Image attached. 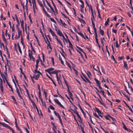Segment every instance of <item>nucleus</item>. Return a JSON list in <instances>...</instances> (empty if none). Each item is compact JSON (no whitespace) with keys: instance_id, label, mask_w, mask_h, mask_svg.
Listing matches in <instances>:
<instances>
[{"instance_id":"nucleus-1","label":"nucleus","mask_w":133,"mask_h":133,"mask_svg":"<svg viewBox=\"0 0 133 133\" xmlns=\"http://www.w3.org/2000/svg\"><path fill=\"white\" fill-rule=\"evenodd\" d=\"M32 3L33 4V11H35V9H37L35 0H32Z\"/></svg>"},{"instance_id":"nucleus-2","label":"nucleus","mask_w":133,"mask_h":133,"mask_svg":"<svg viewBox=\"0 0 133 133\" xmlns=\"http://www.w3.org/2000/svg\"><path fill=\"white\" fill-rule=\"evenodd\" d=\"M57 103V104L58 105L60 106L61 107H62L64 109H65V108L64 106H63L60 103V102L59 101L58 99H54V100Z\"/></svg>"},{"instance_id":"nucleus-3","label":"nucleus","mask_w":133,"mask_h":133,"mask_svg":"<svg viewBox=\"0 0 133 133\" xmlns=\"http://www.w3.org/2000/svg\"><path fill=\"white\" fill-rule=\"evenodd\" d=\"M54 70V68H50L48 69H45V71L46 72H48V73L50 74L51 75V72H50Z\"/></svg>"},{"instance_id":"nucleus-4","label":"nucleus","mask_w":133,"mask_h":133,"mask_svg":"<svg viewBox=\"0 0 133 133\" xmlns=\"http://www.w3.org/2000/svg\"><path fill=\"white\" fill-rule=\"evenodd\" d=\"M32 54L33 53L32 52H31L30 53H29V57L30 59L31 60V58H32L33 61H35V59L32 56Z\"/></svg>"},{"instance_id":"nucleus-5","label":"nucleus","mask_w":133,"mask_h":133,"mask_svg":"<svg viewBox=\"0 0 133 133\" xmlns=\"http://www.w3.org/2000/svg\"><path fill=\"white\" fill-rule=\"evenodd\" d=\"M96 111L98 114V115L100 116L101 118H103V117L102 115L103 114L101 113V111L98 108H96Z\"/></svg>"},{"instance_id":"nucleus-6","label":"nucleus","mask_w":133,"mask_h":133,"mask_svg":"<svg viewBox=\"0 0 133 133\" xmlns=\"http://www.w3.org/2000/svg\"><path fill=\"white\" fill-rule=\"evenodd\" d=\"M20 22L21 23V26L23 29V31L24 32V21L23 20H22V21L20 20Z\"/></svg>"},{"instance_id":"nucleus-7","label":"nucleus","mask_w":133,"mask_h":133,"mask_svg":"<svg viewBox=\"0 0 133 133\" xmlns=\"http://www.w3.org/2000/svg\"><path fill=\"white\" fill-rule=\"evenodd\" d=\"M124 64L123 67L125 68L126 70H128V67L127 62H125L124 60L123 61Z\"/></svg>"},{"instance_id":"nucleus-8","label":"nucleus","mask_w":133,"mask_h":133,"mask_svg":"<svg viewBox=\"0 0 133 133\" xmlns=\"http://www.w3.org/2000/svg\"><path fill=\"white\" fill-rule=\"evenodd\" d=\"M49 31L51 35L53 36H55L56 35L55 33L53 32V30L50 28L49 29Z\"/></svg>"},{"instance_id":"nucleus-9","label":"nucleus","mask_w":133,"mask_h":133,"mask_svg":"<svg viewBox=\"0 0 133 133\" xmlns=\"http://www.w3.org/2000/svg\"><path fill=\"white\" fill-rule=\"evenodd\" d=\"M90 6H91V12L92 13V16L91 17V19H93L94 20H95L94 16V14H93L92 8L91 5H90Z\"/></svg>"},{"instance_id":"nucleus-10","label":"nucleus","mask_w":133,"mask_h":133,"mask_svg":"<svg viewBox=\"0 0 133 133\" xmlns=\"http://www.w3.org/2000/svg\"><path fill=\"white\" fill-rule=\"evenodd\" d=\"M1 77L3 78L4 82H5V79H6V78L5 77V75L3 74V73L1 72Z\"/></svg>"},{"instance_id":"nucleus-11","label":"nucleus","mask_w":133,"mask_h":133,"mask_svg":"<svg viewBox=\"0 0 133 133\" xmlns=\"http://www.w3.org/2000/svg\"><path fill=\"white\" fill-rule=\"evenodd\" d=\"M95 81L96 82V84H97V86H98L99 85H101V83L96 78L94 79Z\"/></svg>"},{"instance_id":"nucleus-12","label":"nucleus","mask_w":133,"mask_h":133,"mask_svg":"<svg viewBox=\"0 0 133 133\" xmlns=\"http://www.w3.org/2000/svg\"><path fill=\"white\" fill-rule=\"evenodd\" d=\"M78 105L79 108L81 110L82 113L83 114L84 116L85 117V113H84V111L82 109L81 107V106L80 105L79 103L78 104Z\"/></svg>"},{"instance_id":"nucleus-13","label":"nucleus","mask_w":133,"mask_h":133,"mask_svg":"<svg viewBox=\"0 0 133 133\" xmlns=\"http://www.w3.org/2000/svg\"><path fill=\"white\" fill-rule=\"evenodd\" d=\"M42 8H43V11L44 12V13L46 15V16H47V17H50V16L47 13V12L44 9V7L43 6V7H42Z\"/></svg>"},{"instance_id":"nucleus-14","label":"nucleus","mask_w":133,"mask_h":133,"mask_svg":"<svg viewBox=\"0 0 133 133\" xmlns=\"http://www.w3.org/2000/svg\"><path fill=\"white\" fill-rule=\"evenodd\" d=\"M1 124L2 125L3 127H7V128H8V129L10 127L8 124H6L5 123H2V124Z\"/></svg>"},{"instance_id":"nucleus-15","label":"nucleus","mask_w":133,"mask_h":133,"mask_svg":"<svg viewBox=\"0 0 133 133\" xmlns=\"http://www.w3.org/2000/svg\"><path fill=\"white\" fill-rule=\"evenodd\" d=\"M57 32V34L60 36H62L63 35L61 31L59 29H58Z\"/></svg>"},{"instance_id":"nucleus-16","label":"nucleus","mask_w":133,"mask_h":133,"mask_svg":"<svg viewBox=\"0 0 133 133\" xmlns=\"http://www.w3.org/2000/svg\"><path fill=\"white\" fill-rule=\"evenodd\" d=\"M11 97L12 98V99H13V100L14 101V103L15 104H17V101L15 99L14 97L13 96H11Z\"/></svg>"},{"instance_id":"nucleus-17","label":"nucleus","mask_w":133,"mask_h":133,"mask_svg":"<svg viewBox=\"0 0 133 133\" xmlns=\"http://www.w3.org/2000/svg\"><path fill=\"white\" fill-rule=\"evenodd\" d=\"M77 34L80 35L82 37L84 38L85 39H86V38H85V37L83 35V34L81 33V32H77Z\"/></svg>"},{"instance_id":"nucleus-18","label":"nucleus","mask_w":133,"mask_h":133,"mask_svg":"<svg viewBox=\"0 0 133 133\" xmlns=\"http://www.w3.org/2000/svg\"><path fill=\"white\" fill-rule=\"evenodd\" d=\"M33 106L34 108H35V107L36 108V109L38 113V114L40 115V114H39V111L38 110V109L37 107V106L35 104L34 105H33Z\"/></svg>"},{"instance_id":"nucleus-19","label":"nucleus","mask_w":133,"mask_h":133,"mask_svg":"<svg viewBox=\"0 0 133 133\" xmlns=\"http://www.w3.org/2000/svg\"><path fill=\"white\" fill-rule=\"evenodd\" d=\"M61 71L59 70H55L51 72V74H58L59 72H60Z\"/></svg>"},{"instance_id":"nucleus-20","label":"nucleus","mask_w":133,"mask_h":133,"mask_svg":"<svg viewBox=\"0 0 133 133\" xmlns=\"http://www.w3.org/2000/svg\"><path fill=\"white\" fill-rule=\"evenodd\" d=\"M54 112L56 116H58V118L61 117L59 114L57 112L55 111H54Z\"/></svg>"},{"instance_id":"nucleus-21","label":"nucleus","mask_w":133,"mask_h":133,"mask_svg":"<svg viewBox=\"0 0 133 133\" xmlns=\"http://www.w3.org/2000/svg\"><path fill=\"white\" fill-rule=\"evenodd\" d=\"M37 1L41 8L43 7L44 6L42 3V2L40 1V0H37Z\"/></svg>"},{"instance_id":"nucleus-22","label":"nucleus","mask_w":133,"mask_h":133,"mask_svg":"<svg viewBox=\"0 0 133 133\" xmlns=\"http://www.w3.org/2000/svg\"><path fill=\"white\" fill-rule=\"evenodd\" d=\"M34 35L35 37V38L36 39V41H37V43H38V45H39V46L40 47H41V45L39 43V40H38V38H37V37L36 36V35H35V34H34Z\"/></svg>"},{"instance_id":"nucleus-23","label":"nucleus","mask_w":133,"mask_h":133,"mask_svg":"<svg viewBox=\"0 0 133 133\" xmlns=\"http://www.w3.org/2000/svg\"><path fill=\"white\" fill-rule=\"evenodd\" d=\"M97 8L98 14V17L101 19H102V17L100 15V11L98 9V7H97Z\"/></svg>"},{"instance_id":"nucleus-24","label":"nucleus","mask_w":133,"mask_h":133,"mask_svg":"<svg viewBox=\"0 0 133 133\" xmlns=\"http://www.w3.org/2000/svg\"><path fill=\"white\" fill-rule=\"evenodd\" d=\"M17 46H18V50H19V52L21 54H22V52L21 50V47H20L19 43L17 45Z\"/></svg>"},{"instance_id":"nucleus-25","label":"nucleus","mask_w":133,"mask_h":133,"mask_svg":"<svg viewBox=\"0 0 133 133\" xmlns=\"http://www.w3.org/2000/svg\"><path fill=\"white\" fill-rule=\"evenodd\" d=\"M60 20L61 23L65 27V26L66 25V24L64 22H63L61 19L60 18Z\"/></svg>"},{"instance_id":"nucleus-26","label":"nucleus","mask_w":133,"mask_h":133,"mask_svg":"<svg viewBox=\"0 0 133 133\" xmlns=\"http://www.w3.org/2000/svg\"><path fill=\"white\" fill-rule=\"evenodd\" d=\"M23 39L22 37V36H21V43L22 44V45L24 46V42H23Z\"/></svg>"},{"instance_id":"nucleus-27","label":"nucleus","mask_w":133,"mask_h":133,"mask_svg":"<svg viewBox=\"0 0 133 133\" xmlns=\"http://www.w3.org/2000/svg\"><path fill=\"white\" fill-rule=\"evenodd\" d=\"M35 75V79L36 80L38 79V78L39 77V74H37L36 75Z\"/></svg>"},{"instance_id":"nucleus-28","label":"nucleus","mask_w":133,"mask_h":133,"mask_svg":"<svg viewBox=\"0 0 133 133\" xmlns=\"http://www.w3.org/2000/svg\"><path fill=\"white\" fill-rule=\"evenodd\" d=\"M108 116H109V117L110 118H111V119H112V120L113 121H116V120L115 119V118L111 117L109 115H108Z\"/></svg>"},{"instance_id":"nucleus-29","label":"nucleus","mask_w":133,"mask_h":133,"mask_svg":"<svg viewBox=\"0 0 133 133\" xmlns=\"http://www.w3.org/2000/svg\"><path fill=\"white\" fill-rule=\"evenodd\" d=\"M77 47L80 50V51H81L83 53L85 54V53L84 51H83V50L82 48H81L78 46H77Z\"/></svg>"},{"instance_id":"nucleus-30","label":"nucleus","mask_w":133,"mask_h":133,"mask_svg":"<svg viewBox=\"0 0 133 133\" xmlns=\"http://www.w3.org/2000/svg\"><path fill=\"white\" fill-rule=\"evenodd\" d=\"M109 21V18H108L107 21H106L105 23V26H107L108 24V23Z\"/></svg>"},{"instance_id":"nucleus-31","label":"nucleus","mask_w":133,"mask_h":133,"mask_svg":"<svg viewBox=\"0 0 133 133\" xmlns=\"http://www.w3.org/2000/svg\"><path fill=\"white\" fill-rule=\"evenodd\" d=\"M101 69L102 72L105 75V70L103 67L101 66Z\"/></svg>"},{"instance_id":"nucleus-32","label":"nucleus","mask_w":133,"mask_h":133,"mask_svg":"<svg viewBox=\"0 0 133 133\" xmlns=\"http://www.w3.org/2000/svg\"><path fill=\"white\" fill-rule=\"evenodd\" d=\"M99 31L101 35L102 36H103L104 33V31L102 30V29H101Z\"/></svg>"},{"instance_id":"nucleus-33","label":"nucleus","mask_w":133,"mask_h":133,"mask_svg":"<svg viewBox=\"0 0 133 133\" xmlns=\"http://www.w3.org/2000/svg\"><path fill=\"white\" fill-rule=\"evenodd\" d=\"M15 16L16 19V21L17 22V23H19V19L17 16V15L16 14H15Z\"/></svg>"},{"instance_id":"nucleus-34","label":"nucleus","mask_w":133,"mask_h":133,"mask_svg":"<svg viewBox=\"0 0 133 133\" xmlns=\"http://www.w3.org/2000/svg\"><path fill=\"white\" fill-rule=\"evenodd\" d=\"M22 31L18 32V35L17 38H19L21 35V36H22Z\"/></svg>"},{"instance_id":"nucleus-35","label":"nucleus","mask_w":133,"mask_h":133,"mask_svg":"<svg viewBox=\"0 0 133 133\" xmlns=\"http://www.w3.org/2000/svg\"><path fill=\"white\" fill-rule=\"evenodd\" d=\"M112 58L113 60L115 62V63H117L116 61L115 60L114 56L113 55H112Z\"/></svg>"},{"instance_id":"nucleus-36","label":"nucleus","mask_w":133,"mask_h":133,"mask_svg":"<svg viewBox=\"0 0 133 133\" xmlns=\"http://www.w3.org/2000/svg\"><path fill=\"white\" fill-rule=\"evenodd\" d=\"M37 73L39 74V75H42V74L39 71H38L37 70H35L34 73L36 74Z\"/></svg>"},{"instance_id":"nucleus-37","label":"nucleus","mask_w":133,"mask_h":133,"mask_svg":"<svg viewBox=\"0 0 133 133\" xmlns=\"http://www.w3.org/2000/svg\"><path fill=\"white\" fill-rule=\"evenodd\" d=\"M17 94H18L19 96L20 97V98L21 99H22V100H23V97L20 95V92H17Z\"/></svg>"},{"instance_id":"nucleus-38","label":"nucleus","mask_w":133,"mask_h":133,"mask_svg":"<svg viewBox=\"0 0 133 133\" xmlns=\"http://www.w3.org/2000/svg\"><path fill=\"white\" fill-rule=\"evenodd\" d=\"M69 68L70 69V70H72V69L71 67V66L70 65V63L68 62H66Z\"/></svg>"},{"instance_id":"nucleus-39","label":"nucleus","mask_w":133,"mask_h":133,"mask_svg":"<svg viewBox=\"0 0 133 133\" xmlns=\"http://www.w3.org/2000/svg\"><path fill=\"white\" fill-rule=\"evenodd\" d=\"M94 32L95 34V36H97V29L96 28H94Z\"/></svg>"},{"instance_id":"nucleus-40","label":"nucleus","mask_w":133,"mask_h":133,"mask_svg":"<svg viewBox=\"0 0 133 133\" xmlns=\"http://www.w3.org/2000/svg\"><path fill=\"white\" fill-rule=\"evenodd\" d=\"M91 22L93 28H95V23L94 22L93 20L92 19H91Z\"/></svg>"},{"instance_id":"nucleus-41","label":"nucleus","mask_w":133,"mask_h":133,"mask_svg":"<svg viewBox=\"0 0 133 133\" xmlns=\"http://www.w3.org/2000/svg\"><path fill=\"white\" fill-rule=\"evenodd\" d=\"M86 73L88 77H90V76L91 75V73L88 71H87V72H86Z\"/></svg>"},{"instance_id":"nucleus-42","label":"nucleus","mask_w":133,"mask_h":133,"mask_svg":"<svg viewBox=\"0 0 133 133\" xmlns=\"http://www.w3.org/2000/svg\"><path fill=\"white\" fill-rule=\"evenodd\" d=\"M93 114L97 118H98L99 119H101L99 118L98 116L97 115L96 113H94Z\"/></svg>"},{"instance_id":"nucleus-43","label":"nucleus","mask_w":133,"mask_h":133,"mask_svg":"<svg viewBox=\"0 0 133 133\" xmlns=\"http://www.w3.org/2000/svg\"><path fill=\"white\" fill-rule=\"evenodd\" d=\"M0 87L1 90L2 92H3V85H0Z\"/></svg>"},{"instance_id":"nucleus-44","label":"nucleus","mask_w":133,"mask_h":133,"mask_svg":"<svg viewBox=\"0 0 133 133\" xmlns=\"http://www.w3.org/2000/svg\"><path fill=\"white\" fill-rule=\"evenodd\" d=\"M71 113L72 114V115L74 116V119L76 121V122H77V124H78V125H79L78 123V122L77 121V120L76 119V117H75V115L72 112H71Z\"/></svg>"},{"instance_id":"nucleus-45","label":"nucleus","mask_w":133,"mask_h":133,"mask_svg":"<svg viewBox=\"0 0 133 133\" xmlns=\"http://www.w3.org/2000/svg\"><path fill=\"white\" fill-rule=\"evenodd\" d=\"M58 118L59 120V122L61 124V125L63 126V124L62 123V120L61 118V116L60 117Z\"/></svg>"},{"instance_id":"nucleus-46","label":"nucleus","mask_w":133,"mask_h":133,"mask_svg":"<svg viewBox=\"0 0 133 133\" xmlns=\"http://www.w3.org/2000/svg\"><path fill=\"white\" fill-rule=\"evenodd\" d=\"M45 7L46 8V9H47V10L48 12H49L52 13L51 11L50 10V9H49V8L47 6H45Z\"/></svg>"},{"instance_id":"nucleus-47","label":"nucleus","mask_w":133,"mask_h":133,"mask_svg":"<svg viewBox=\"0 0 133 133\" xmlns=\"http://www.w3.org/2000/svg\"><path fill=\"white\" fill-rule=\"evenodd\" d=\"M9 87L11 89V91L13 93H14V91L12 87L10 85H9Z\"/></svg>"},{"instance_id":"nucleus-48","label":"nucleus","mask_w":133,"mask_h":133,"mask_svg":"<svg viewBox=\"0 0 133 133\" xmlns=\"http://www.w3.org/2000/svg\"><path fill=\"white\" fill-rule=\"evenodd\" d=\"M3 41L5 42V44H8V43L7 41V40L5 38V37L4 38H3Z\"/></svg>"},{"instance_id":"nucleus-49","label":"nucleus","mask_w":133,"mask_h":133,"mask_svg":"<svg viewBox=\"0 0 133 133\" xmlns=\"http://www.w3.org/2000/svg\"><path fill=\"white\" fill-rule=\"evenodd\" d=\"M95 39L96 42V43H97V44H98L99 43L98 42V39L97 38V36H95Z\"/></svg>"},{"instance_id":"nucleus-50","label":"nucleus","mask_w":133,"mask_h":133,"mask_svg":"<svg viewBox=\"0 0 133 133\" xmlns=\"http://www.w3.org/2000/svg\"><path fill=\"white\" fill-rule=\"evenodd\" d=\"M72 69L75 72V74L76 75H78V71H77L74 68H72Z\"/></svg>"},{"instance_id":"nucleus-51","label":"nucleus","mask_w":133,"mask_h":133,"mask_svg":"<svg viewBox=\"0 0 133 133\" xmlns=\"http://www.w3.org/2000/svg\"><path fill=\"white\" fill-rule=\"evenodd\" d=\"M71 109L73 111V112H74V113L75 114H76V115L77 114H78V112H77V111L75 110H73V109Z\"/></svg>"},{"instance_id":"nucleus-52","label":"nucleus","mask_w":133,"mask_h":133,"mask_svg":"<svg viewBox=\"0 0 133 133\" xmlns=\"http://www.w3.org/2000/svg\"><path fill=\"white\" fill-rule=\"evenodd\" d=\"M89 119L91 122L94 125H95V124L94 123H93L92 120V118H91V116H90V117H89Z\"/></svg>"},{"instance_id":"nucleus-53","label":"nucleus","mask_w":133,"mask_h":133,"mask_svg":"<svg viewBox=\"0 0 133 133\" xmlns=\"http://www.w3.org/2000/svg\"><path fill=\"white\" fill-rule=\"evenodd\" d=\"M46 2L47 4V5H48V6L49 7H50L51 9L52 8V7L51 5L48 2L47 0H46Z\"/></svg>"},{"instance_id":"nucleus-54","label":"nucleus","mask_w":133,"mask_h":133,"mask_svg":"<svg viewBox=\"0 0 133 133\" xmlns=\"http://www.w3.org/2000/svg\"><path fill=\"white\" fill-rule=\"evenodd\" d=\"M54 8H55V15H56V14H58V12L57 11V9L56 7H55Z\"/></svg>"},{"instance_id":"nucleus-55","label":"nucleus","mask_w":133,"mask_h":133,"mask_svg":"<svg viewBox=\"0 0 133 133\" xmlns=\"http://www.w3.org/2000/svg\"><path fill=\"white\" fill-rule=\"evenodd\" d=\"M61 14L62 15H63L65 18H67L69 19V20H70L69 18L68 17L66 16L63 13L61 12Z\"/></svg>"},{"instance_id":"nucleus-56","label":"nucleus","mask_w":133,"mask_h":133,"mask_svg":"<svg viewBox=\"0 0 133 133\" xmlns=\"http://www.w3.org/2000/svg\"><path fill=\"white\" fill-rule=\"evenodd\" d=\"M123 128L125 130L128 131V129L126 127L125 124H124L123 126Z\"/></svg>"},{"instance_id":"nucleus-57","label":"nucleus","mask_w":133,"mask_h":133,"mask_svg":"<svg viewBox=\"0 0 133 133\" xmlns=\"http://www.w3.org/2000/svg\"><path fill=\"white\" fill-rule=\"evenodd\" d=\"M124 87L125 88V91L127 93H129V91L127 89V87L125 85H124Z\"/></svg>"},{"instance_id":"nucleus-58","label":"nucleus","mask_w":133,"mask_h":133,"mask_svg":"<svg viewBox=\"0 0 133 133\" xmlns=\"http://www.w3.org/2000/svg\"><path fill=\"white\" fill-rule=\"evenodd\" d=\"M24 129L25 130H26V131L27 133H30L29 131L28 130V129L24 127Z\"/></svg>"},{"instance_id":"nucleus-59","label":"nucleus","mask_w":133,"mask_h":133,"mask_svg":"<svg viewBox=\"0 0 133 133\" xmlns=\"http://www.w3.org/2000/svg\"><path fill=\"white\" fill-rule=\"evenodd\" d=\"M50 19L51 21L54 22V23H56V22L54 18H51Z\"/></svg>"},{"instance_id":"nucleus-60","label":"nucleus","mask_w":133,"mask_h":133,"mask_svg":"<svg viewBox=\"0 0 133 133\" xmlns=\"http://www.w3.org/2000/svg\"><path fill=\"white\" fill-rule=\"evenodd\" d=\"M50 108L52 110H54L55 109V108L51 105H50L49 106Z\"/></svg>"},{"instance_id":"nucleus-61","label":"nucleus","mask_w":133,"mask_h":133,"mask_svg":"<svg viewBox=\"0 0 133 133\" xmlns=\"http://www.w3.org/2000/svg\"><path fill=\"white\" fill-rule=\"evenodd\" d=\"M48 46L51 49V50H52V48L51 46V45L50 43H49L47 45V46Z\"/></svg>"},{"instance_id":"nucleus-62","label":"nucleus","mask_w":133,"mask_h":133,"mask_svg":"<svg viewBox=\"0 0 133 133\" xmlns=\"http://www.w3.org/2000/svg\"><path fill=\"white\" fill-rule=\"evenodd\" d=\"M9 130H11L12 131V132L13 133H15V131H14V130L12 128H11L10 127H9Z\"/></svg>"},{"instance_id":"nucleus-63","label":"nucleus","mask_w":133,"mask_h":133,"mask_svg":"<svg viewBox=\"0 0 133 133\" xmlns=\"http://www.w3.org/2000/svg\"><path fill=\"white\" fill-rule=\"evenodd\" d=\"M69 47L71 49L74 50L72 44L69 45Z\"/></svg>"},{"instance_id":"nucleus-64","label":"nucleus","mask_w":133,"mask_h":133,"mask_svg":"<svg viewBox=\"0 0 133 133\" xmlns=\"http://www.w3.org/2000/svg\"><path fill=\"white\" fill-rule=\"evenodd\" d=\"M80 21L82 23H85V21L83 19H81V20Z\"/></svg>"}]
</instances>
